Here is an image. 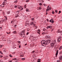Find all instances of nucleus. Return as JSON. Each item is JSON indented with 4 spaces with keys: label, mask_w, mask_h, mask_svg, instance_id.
Listing matches in <instances>:
<instances>
[{
    "label": "nucleus",
    "mask_w": 62,
    "mask_h": 62,
    "mask_svg": "<svg viewBox=\"0 0 62 62\" xmlns=\"http://www.w3.org/2000/svg\"><path fill=\"white\" fill-rule=\"evenodd\" d=\"M62 31H61L60 30H59L57 31V33H61Z\"/></svg>",
    "instance_id": "nucleus-10"
},
{
    "label": "nucleus",
    "mask_w": 62,
    "mask_h": 62,
    "mask_svg": "<svg viewBox=\"0 0 62 62\" xmlns=\"http://www.w3.org/2000/svg\"><path fill=\"white\" fill-rule=\"evenodd\" d=\"M36 18V19H38V16H37L35 17Z\"/></svg>",
    "instance_id": "nucleus-35"
},
{
    "label": "nucleus",
    "mask_w": 62,
    "mask_h": 62,
    "mask_svg": "<svg viewBox=\"0 0 62 62\" xmlns=\"http://www.w3.org/2000/svg\"><path fill=\"white\" fill-rule=\"evenodd\" d=\"M17 59L16 58H14L13 59V60H16Z\"/></svg>",
    "instance_id": "nucleus-30"
},
{
    "label": "nucleus",
    "mask_w": 62,
    "mask_h": 62,
    "mask_svg": "<svg viewBox=\"0 0 62 62\" xmlns=\"http://www.w3.org/2000/svg\"><path fill=\"white\" fill-rule=\"evenodd\" d=\"M12 54H15V52H14L12 53Z\"/></svg>",
    "instance_id": "nucleus-56"
},
{
    "label": "nucleus",
    "mask_w": 62,
    "mask_h": 62,
    "mask_svg": "<svg viewBox=\"0 0 62 62\" xmlns=\"http://www.w3.org/2000/svg\"><path fill=\"white\" fill-rule=\"evenodd\" d=\"M34 20V18H33L32 19V21Z\"/></svg>",
    "instance_id": "nucleus-47"
},
{
    "label": "nucleus",
    "mask_w": 62,
    "mask_h": 62,
    "mask_svg": "<svg viewBox=\"0 0 62 62\" xmlns=\"http://www.w3.org/2000/svg\"><path fill=\"white\" fill-rule=\"evenodd\" d=\"M55 12L56 13H57V12H58L57 10H55Z\"/></svg>",
    "instance_id": "nucleus-37"
},
{
    "label": "nucleus",
    "mask_w": 62,
    "mask_h": 62,
    "mask_svg": "<svg viewBox=\"0 0 62 62\" xmlns=\"http://www.w3.org/2000/svg\"><path fill=\"white\" fill-rule=\"evenodd\" d=\"M46 41H45V40H43L41 42V44L43 45L44 46H46Z\"/></svg>",
    "instance_id": "nucleus-2"
},
{
    "label": "nucleus",
    "mask_w": 62,
    "mask_h": 62,
    "mask_svg": "<svg viewBox=\"0 0 62 62\" xmlns=\"http://www.w3.org/2000/svg\"><path fill=\"white\" fill-rule=\"evenodd\" d=\"M57 62H60V61H59V60H58V61H57Z\"/></svg>",
    "instance_id": "nucleus-58"
},
{
    "label": "nucleus",
    "mask_w": 62,
    "mask_h": 62,
    "mask_svg": "<svg viewBox=\"0 0 62 62\" xmlns=\"http://www.w3.org/2000/svg\"><path fill=\"white\" fill-rule=\"evenodd\" d=\"M13 21H12L11 22V23H12V22H13Z\"/></svg>",
    "instance_id": "nucleus-60"
},
{
    "label": "nucleus",
    "mask_w": 62,
    "mask_h": 62,
    "mask_svg": "<svg viewBox=\"0 0 62 62\" xmlns=\"http://www.w3.org/2000/svg\"><path fill=\"white\" fill-rule=\"evenodd\" d=\"M47 8H49V6H48Z\"/></svg>",
    "instance_id": "nucleus-61"
},
{
    "label": "nucleus",
    "mask_w": 62,
    "mask_h": 62,
    "mask_svg": "<svg viewBox=\"0 0 62 62\" xmlns=\"http://www.w3.org/2000/svg\"><path fill=\"white\" fill-rule=\"evenodd\" d=\"M27 30L28 31H29V28L27 29Z\"/></svg>",
    "instance_id": "nucleus-45"
},
{
    "label": "nucleus",
    "mask_w": 62,
    "mask_h": 62,
    "mask_svg": "<svg viewBox=\"0 0 62 62\" xmlns=\"http://www.w3.org/2000/svg\"><path fill=\"white\" fill-rule=\"evenodd\" d=\"M19 48H21V46L20 45L19 46Z\"/></svg>",
    "instance_id": "nucleus-59"
},
{
    "label": "nucleus",
    "mask_w": 62,
    "mask_h": 62,
    "mask_svg": "<svg viewBox=\"0 0 62 62\" xmlns=\"http://www.w3.org/2000/svg\"><path fill=\"white\" fill-rule=\"evenodd\" d=\"M31 38H32V39H33V38H34V37H33V36H31Z\"/></svg>",
    "instance_id": "nucleus-52"
},
{
    "label": "nucleus",
    "mask_w": 62,
    "mask_h": 62,
    "mask_svg": "<svg viewBox=\"0 0 62 62\" xmlns=\"http://www.w3.org/2000/svg\"><path fill=\"white\" fill-rule=\"evenodd\" d=\"M62 56H60V57H59V60H61L60 61H61V60H62Z\"/></svg>",
    "instance_id": "nucleus-9"
},
{
    "label": "nucleus",
    "mask_w": 62,
    "mask_h": 62,
    "mask_svg": "<svg viewBox=\"0 0 62 62\" xmlns=\"http://www.w3.org/2000/svg\"><path fill=\"white\" fill-rule=\"evenodd\" d=\"M33 22H32L30 24L31 25H32V24H33Z\"/></svg>",
    "instance_id": "nucleus-21"
},
{
    "label": "nucleus",
    "mask_w": 62,
    "mask_h": 62,
    "mask_svg": "<svg viewBox=\"0 0 62 62\" xmlns=\"http://www.w3.org/2000/svg\"><path fill=\"white\" fill-rule=\"evenodd\" d=\"M52 27V26H49L47 27L46 28L47 29H48V28H51Z\"/></svg>",
    "instance_id": "nucleus-6"
},
{
    "label": "nucleus",
    "mask_w": 62,
    "mask_h": 62,
    "mask_svg": "<svg viewBox=\"0 0 62 62\" xmlns=\"http://www.w3.org/2000/svg\"><path fill=\"white\" fill-rule=\"evenodd\" d=\"M53 19H51V20H50V21H49V22L51 23V21H52Z\"/></svg>",
    "instance_id": "nucleus-33"
},
{
    "label": "nucleus",
    "mask_w": 62,
    "mask_h": 62,
    "mask_svg": "<svg viewBox=\"0 0 62 62\" xmlns=\"http://www.w3.org/2000/svg\"><path fill=\"white\" fill-rule=\"evenodd\" d=\"M17 7L19 9H21V8H22V7H21L20 6L18 5L17 6Z\"/></svg>",
    "instance_id": "nucleus-5"
},
{
    "label": "nucleus",
    "mask_w": 62,
    "mask_h": 62,
    "mask_svg": "<svg viewBox=\"0 0 62 62\" xmlns=\"http://www.w3.org/2000/svg\"><path fill=\"white\" fill-rule=\"evenodd\" d=\"M9 55L10 57H12V56H11V54H10Z\"/></svg>",
    "instance_id": "nucleus-51"
},
{
    "label": "nucleus",
    "mask_w": 62,
    "mask_h": 62,
    "mask_svg": "<svg viewBox=\"0 0 62 62\" xmlns=\"http://www.w3.org/2000/svg\"><path fill=\"white\" fill-rule=\"evenodd\" d=\"M5 2H4L3 3V5H4V6H5Z\"/></svg>",
    "instance_id": "nucleus-28"
},
{
    "label": "nucleus",
    "mask_w": 62,
    "mask_h": 62,
    "mask_svg": "<svg viewBox=\"0 0 62 62\" xmlns=\"http://www.w3.org/2000/svg\"><path fill=\"white\" fill-rule=\"evenodd\" d=\"M6 49H4L3 51L4 52H6Z\"/></svg>",
    "instance_id": "nucleus-23"
},
{
    "label": "nucleus",
    "mask_w": 62,
    "mask_h": 62,
    "mask_svg": "<svg viewBox=\"0 0 62 62\" xmlns=\"http://www.w3.org/2000/svg\"><path fill=\"white\" fill-rule=\"evenodd\" d=\"M9 62H12V61H10Z\"/></svg>",
    "instance_id": "nucleus-64"
},
{
    "label": "nucleus",
    "mask_w": 62,
    "mask_h": 62,
    "mask_svg": "<svg viewBox=\"0 0 62 62\" xmlns=\"http://www.w3.org/2000/svg\"><path fill=\"white\" fill-rule=\"evenodd\" d=\"M26 2H29V1L28 0H26Z\"/></svg>",
    "instance_id": "nucleus-54"
},
{
    "label": "nucleus",
    "mask_w": 62,
    "mask_h": 62,
    "mask_svg": "<svg viewBox=\"0 0 62 62\" xmlns=\"http://www.w3.org/2000/svg\"><path fill=\"white\" fill-rule=\"evenodd\" d=\"M46 20L47 21H48V22H49V20L48 19H46Z\"/></svg>",
    "instance_id": "nucleus-50"
},
{
    "label": "nucleus",
    "mask_w": 62,
    "mask_h": 62,
    "mask_svg": "<svg viewBox=\"0 0 62 62\" xmlns=\"http://www.w3.org/2000/svg\"><path fill=\"white\" fill-rule=\"evenodd\" d=\"M7 34H10V32H7Z\"/></svg>",
    "instance_id": "nucleus-36"
},
{
    "label": "nucleus",
    "mask_w": 62,
    "mask_h": 62,
    "mask_svg": "<svg viewBox=\"0 0 62 62\" xmlns=\"http://www.w3.org/2000/svg\"><path fill=\"white\" fill-rule=\"evenodd\" d=\"M45 30H46V29H45V28H44L43 29V31H45Z\"/></svg>",
    "instance_id": "nucleus-25"
},
{
    "label": "nucleus",
    "mask_w": 62,
    "mask_h": 62,
    "mask_svg": "<svg viewBox=\"0 0 62 62\" xmlns=\"http://www.w3.org/2000/svg\"><path fill=\"white\" fill-rule=\"evenodd\" d=\"M44 6H45V7H46V4H44Z\"/></svg>",
    "instance_id": "nucleus-39"
},
{
    "label": "nucleus",
    "mask_w": 62,
    "mask_h": 62,
    "mask_svg": "<svg viewBox=\"0 0 62 62\" xmlns=\"http://www.w3.org/2000/svg\"><path fill=\"white\" fill-rule=\"evenodd\" d=\"M35 29H37V26H35Z\"/></svg>",
    "instance_id": "nucleus-57"
},
{
    "label": "nucleus",
    "mask_w": 62,
    "mask_h": 62,
    "mask_svg": "<svg viewBox=\"0 0 62 62\" xmlns=\"http://www.w3.org/2000/svg\"><path fill=\"white\" fill-rule=\"evenodd\" d=\"M13 33L14 34H17V32L15 31H14L13 32Z\"/></svg>",
    "instance_id": "nucleus-16"
},
{
    "label": "nucleus",
    "mask_w": 62,
    "mask_h": 62,
    "mask_svg": "<svg viewBox=\"0 0 62 62\" xmlns=\"http://www.w3.org/2000/svg\"><path fill=\"white\" fill-rule=\"evenodd\" d=\"M11 42V41H9V40H8L7 43L8 44H9V43H10Z\"/></svg>",
    "instance_id": "nucleus-11"
},
{
    "label": "nucleus",
    "mask_w": 62,
    "mask_h": 62,
    "mask_svg": "<svg viewBox=\"0 0 62 62\" xmlns=\"http://www.w3.org/2000/svg\"><path fill=\"white\" fill-rule=\"evenodd\" d=\"M45 41H46V46L47 45H48L49 44V43H50V40H47Z\"/></svg>",
    "instance_id": "nucleus-3"
},
{
    "label": "nucleus",
    "mask_w": 62,
    "mask_h": 62,
    "mask_svg": "<svg viewBox=\"0 0 62 62\" xmlns=\"http://www.w3.org/2000/svg\"><path fill=\"white\" fill-rule=\"evenodd\" d=\"M54 23V20H53L51 21V23Z\"/></svg>",
    "instance_id": "nucleus-31"
},
{
    "label": "nucleus",
    "mask_w": 62,
    "mask_h": 62,
    "mask_svg": "<svg viewBox=\"0 0 62 62\" xmlns=\"http://www.w3.org/2000/svg\"><path fill=\"white\" fill-rule=\"evenodd\" d=\"M45 32H43L42 33V35H44V34H45Z\"/></svg>",
    "instance_id": "nucleus-42"
},
{
    "label": "nucleus",
    "mask_w": 62,
    "mask_h": 62,
    "mask_svg": "<svg viewBox=\"0 0 62 62\" xmlns=\"http://www.w3.org/2000/svg\"><path fill=\"white\" fill-rule=\"evenodd\" d=\"M41 60V59H38V61H40Z\"/></svg>",
    "instance_id": "nucleus-44"
},
{
    "label": "nucleus",
    "mask_w": 62,
    "mask_h": 62,
    "mask_svg": "<svg viewBox=\"0 0 62 62\" xmlns=\"http://www.w3.org/2000/svg\"><path fill=\"white\" fill-rule=\"evenodd\" d=\"M48 31H45V34H48Z\"/></svg>",
    "instance_id": "nucleus-15"
},
{
    "label": "nucleus",
    "mask_w": 62,
    "mask_h": 62,
    "mask_svg": "<svg viewBox=\"0 0 62 62\" xmlns=\"http://www.w3.org/2000/svg\"><path fill=\"white\" fill-rule=\"evenodd\" d=\"M55 43H56V41H55V40H54V41H53V42L51 43V44L50 45L51 47H52V48H53L54 47V48H55L56 46V45H55V46H54Z\"/></svg>",
    "instance_id": "nucleus-1"
},
{
    "label": "nucleus",
    "mask_w": 62,
    "mask_h": 62,
    "mask_svg": "<svg viewBox=\"0 0 62 62\" xmlns=\"http://www.w3.org/2000/svg\"><path fill=\"white\" fill-rule=\"evenodd\" d=\"M58 50H57L56 51V53L55 55L56 57H57V55H58Z\"/></svg>",
    "instance_id": "nucleus-7"
},
{
    "label": "nucleus",
    "mask_w": 62,
    "mask_h": 62,
    "mask_svg": "<svg viewBox=\"0 0 62 62\" xmlns=\"http://www.w3.org/2000/svg\"><path fill=\"white\" fill-rule=\"evenodd\" d=\"M13 48H14V49L15 48H16V47H15V46H13Z\"/></svg>",
    "instance_id": "nucleus-53"
},
{
    "label": "nucleus",
    "mask_w": 62,
    "mask_h": 62,
    "mask_svg": "<svg viewBox=\"0 0 62 62\" xmlns=\"http://www.w3.org/2000/svg\"><path fill=\"white\" fill-rule=\"evenodd\" d=\"M51 8H47L46 9V11H48L49 10H51Z\"/></svg>",
    "instance_id": "nucleus-12"
},
{
    "label": "nucleus",
    "mask_w": 62,
    "mask_h": 62,
    "mask_svg": "<svg viewBox=\"0 0 62 62\" xmlns=\"http://www.w3.org/2000/svg\"><path fill=\"white\" fill-rule=\"evenodd\" d=\"M61 39V38H60L58 39V42H60V41Z\"/></svg>",
    "instance_id": "nucleus-8"
},
{
    "label": "nucleus",
    "mask_w": 62,
    "mask_h": 62,
    "mask_svg": "<svg viewBox=\"0 0 62 62\" xmlns=\"http://www.w3.org/2000/svg\"><path fill=\"white\" fill-rule=\"evenodd\" d=\"M3 45H0V48H1V47H3Z\"/></svg>",
    "instance_id": "nucleus-22"
},
{
    "label": "nucleus",
    "mask_w": 62,
    "mask_h": 62,
    "mask_svg": "<svg viewBox=\"0 0 62 62\" xmlns=\"http://www.w3.org/2000/svg\"><path fill=\"white\" fill-rule=\"evenodd\" d=\"M4 5H0V7H2V8H3V7H4Z\"/></svg>",
    "instance_id": "nucleus-18"
},
{
    "label": "nucleus",
    "mask_w": 62,
    "mask_h": 62,
    "mask_svg": "<svg viewBox=\"0 0 62 62\" xmlns=\"http://www.w3.org/2000/svg\"><path fill=\"white\" fill-rule=\"evenodd\" d=\"M27 45V44H26L24 45V46H26Z\"/></svg>",
    "instance_id": "nucleus-62"
},
{
    "label": "nucleus",
    "mask_w": 62,
    "mask_h": 62,
    "mask_svg": "<svg viewBox=\"0 0 62 62\" xmlns=\"http://www.w3.org/2000/svg\"><path fill=\"white\" fill-rule=\"evenodd\" d=\"M0 53L1 54H3V53H2V52H1V51H0Z\"/></svg>",
    "instance_id": "nucleus-32"
},
{
    "label": "nucleus",
    "mask_w": 62,
    "mask_h": 62,
    "mask_svg": "<svg viewBox=\"0 0 62 62\" xmlns=\"http://www.w3.org/2000/svg\"><path fill=\"white\" fill-rule=\"evenodd\" d=\"M41 5H42V4H41V3H39V5H40V6H41Z\"/></svg>",
    "instance_id": "nucleus-46"
},
{
    "label": "nucleus",
    "mask_w": 62,
    "mask_h": 62,
    "mask_svg": "<svg viewBox=\"0 0 62 62\" xmlns=\"http://www.w3.org/2000/svg\"><path fill=\"white\" fill-rule=\"evenodd\" d=\"M25 59L24 58H22V60H24Z\"/></svg>",
    "instance_id": "nucleus-24"
},
{
    "label": "nucleus",
    "mask_w": 62,
    "mask_h": 62,
    "mask_svg": "<svg viewBox=\"0 0 62 62\" xmlns=\"http://www.w3.org/2000/svg\"><path fill=\"white\" fill-rule=\"evenodd\" d=\"M15 8H17V6L15 5Z\"/></svg>",
    "instance_id": "nucleus-34"
},
{
    "label": "nucleus",
    "mask_w": 62,
    "mask_h": 62,
    "mask_svg": "<svg viewBox=\"0 0 62 62\" xmlns=\"http://www.w3.org/2000/svg\"><path fill=\"white\" fill-rule=\"evenodd\" d=\"M26 11H27V12H28L29 11V10L27 9H26Z\"/></svg>",
    "instance_id": "nucleus-26"
},
{
    "label": "nucleus",
    "mask_w": 62,
    "mask_h": 62,
    "mask_svg": "<svg viewBox=\"0 0 62 62\" xmlns=\"http://www.w3.org/2000/svg\"><path fill=\"white\" fill-rule=\"evenodd\" d=\"M7 14H9L10 13V12L8 11L7 12Z\"/></svg>",
    "instance_id": "nucleus-29"
},
{
    "label": "nucleus",
    "mask_w": 62,
    "mask_h": 62,
    "mask_svg": "<svg viewBox=\"0 0 62 62\" xmlns=\"http://www.w3.org/2000/svg\"><path fill=\"white\" fill-rule=\"evenodd\" d=\"M40 29H38V32H40Z\"/></svg>",
    "instance_id": "nucleus-27"
},
{
    "label": "nucleus",
    "mask_w": 62,
    "mask_h": 62,
    "mask_svg": "<svg viewBox=\"0 0 62 62\" xmlns=\"http://www.w3.org/2000/svg\"><path fill=\"white\" fill-rule=\"evenodd\" d=\"M0 62H3V60H0Z\"/></svg>",
    "instance_id": "nucleus-38"
},
{
    "label": "nucleus",
    "mask_w": 62,
    "mask_h": 62,
    "mask_svg": "<svg viewBox=\"0 0 62 62\" xmlns=\"http://www.w3.org/2000/svg\"><path fill=\"white\" fill-rule=\"evenodd\" d=\"M15 13L16 14L18 15L19 14V12L18 11H16L15 12Z\"/></svg>",
    "instance_id": "nucleus-13"
},
{
    "label": "nucleus",
    "mask_w": 62,
    "mask_h": 62,
    "mask_svg": "<svg viewBox=\"0 0 62 62\" xmlns=\"http://www.w3.org/2000/svg\"><path fill=\"white\" fill-rule=\"evenodd\" d=\"M20 55L22 57H23V55H24L23 54V52H21Z\"/></svg>",
    "instance_id": "nucleus-4"
},
{
    "label": "nucleus",
    "mask_w": 62,
    "mask_h": 62,
    "mask_svg": "<svg viewBox=\"0 0 62 62\" xmlns=\"http://www.w3.org/2000/svg\"><path fill=\"white\" fill-rule=\"evenodd\" d=\"M34 52H35V51L33 50L32 52V53H34Z\"/></svg>",
    "instance_id": "nucleus-43"
},
{
    "label": "nucleus",
    "mask_w": 62,
    "mask_h": 62,
    "mask_svg": "<svg viewBox=\"0 0 62 62\" xmlns=\"http://www.w3.org/2000/svg\"><path fill=\"white\" fill-rule=\"evenodd\" d=\"M18 15H17V16H16V17H18Z\"/></svg>",
    "instance_id": "nucleus-55"
},
{
    "label": "nucleus",
    "mask_w": 62,
    "mask_h": 62,
    "mask_svg": "<svg viewBox=\"0 0 62 62\" xmlns=\"http://www.w3.org/2000/svg\"><path fill=\"white\" fill-rule=\"evenodd\" d=\"M26 5H25L24 6V7L25 8H26Z\"/></svg>",
    "instance_id": "nucleus-40"
},
{
    "label": "nucleus",
    "mask_w": 62,
    "mask_h": 62,
    "mask_svg": "<svg viewBox=\"0 0 62 62\" xmlns=\"http://www.w3.org/2000/svg\"><path fill=\"white\" fill-rule=\"evenodd\" d=\"M40 61H37V62H39Z\"/></svg>",
    "instance_id": "nucleus-63"
},
{
    "label": "nucleus",
    "mask_w": 62,
    "mask_h": 62,
    "mask_svg": "<svg viewBox=\"0 0 62 62\" xmlns=\"http://www.w3.org/2000/svg\"><path fill=\"white\" fill-rule=\"evenodd\" d=\"M29 34V32H27L26 34L27 35H28V34Z\"/></svg>",
    "instance_id": "nucleus-49"
},
{
    "label": "nucleus",
    "mask_w": 62,
    "mask_h": 62,
    "mask_svg": "<svg viewBox=\"0 0 62 62\" xmlns=\"http://www.w3.org/2000/svg\"><path fill=\"white\" fill-rule=\"evenodd\" d=\"M50 37L49 36H46L45 37L46 39H48Z\"/></svg>",
    "instance_id": "nucleus-14"
},
{
    "label": "nucleus",
    "mask_w": 62,
    "mask_h": 62,
    "mask_svg": "<svg viewBox=\"0 0 62 62\" xmlns=\"http://www.w3.org/2000/svg\"><path fill=\"white\" fill-rule=\"evenodd\" d=\"M1 23H3L4 22V19H1Z\"/></svg>",
    "instance_id": "nucleus-17"
},
{
    "label": "nucleus",
    "mask_w": 62,
    "mask_h": 62,
    "mask_svg": "<svg viewBox=\"0 0 62 62\" xmlns=\"http://www.w3.org/2000/svg\"><path fill=\"white\" fill-rule=\"evenodd\" d=\"M52 14H54V11H53L52 12Z\"/></svg>",
    "instance_id": "nucleus-48"
},
{
    "label": "nucleus",
    "mask_w": 62,
    "mask_h": 62,
    "mask_svg": "<svg viewBox=\"0 0 62 62\" xmlns=\"http://www.w3.org/2000/svg\"><path fill=\"white\" fill-rule=\"evenodd\" d=\"M21 33H25L24 32V30H23L22 31H21Z\"/></svg>",
    "instance_id": "nucleus-20"
},
{
    "label": "nucleus",
    "mask_w": 62,
    "mask_h": 62,
    "mask_svg": "<svg viewBox=\"0 0 62 62\" xmlns=\"http://www.w3.org/2000/svg\"><path fill=\"white\" fill-rule=\"evenodd\" d=\"M62 48V46H61L59 48V50H61Z\"/></svg>",
    "instance_id": "nucleus-19"
},
{
    "label": "nucleus",
    "mask_w": 62,
    "mask_h": 62,
    "mask_svg": "<svg viewBox=\"0 0 62 62\" xmlns=\"http://www.w3.org/2000/svg\"><path fill=\"white\" fill-rule=\"evenodd\" d=\"M17 2V1H15L14 2V3H16Z\"/></svg>",
    "instance_id": "nucleus-41"
}]
</instances>
